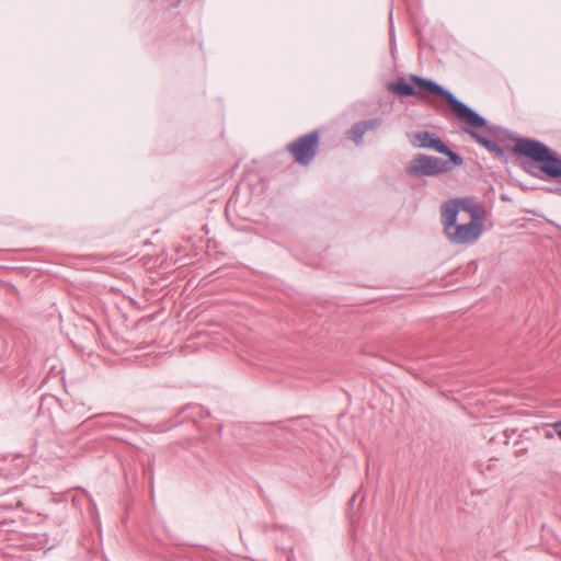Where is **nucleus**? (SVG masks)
Here are the masks:
<instances>
[{"instance_id":"1","label":"nucleus","mask_w":561,"mask_h":561,"mask_svg":"<svg viewBox=\"0 0 561 561\" xmlns=\"http://www.w3.org/2000/svg\"><path fill=\"white\" fill-rule=\"evenodd\" d=\"M409 80L410 82L404 78H399L389 83L388 90L400 96H415L419 100H425L430 95L442 99L462 123L474 128L486 126V119L483 116L459 101L450 91L434 80L416 75H410Z\"/></svg>"},{"instance_id":"2","label":"nucleus","mask_w":561,"mask_h":561,"mask_svg":"<svg viewBox=\"0 0 561 561\" xmlns=\"http://www.w3.org/2000/svg\"><path fill=\"white\" fill-rule=\"evenodd\" d=\"M513 154L522 159L524 171L537 179H561V158L543 142L520 138L511 148Z\"/></svg>"},{"instance_id":"3","label":"nucleus","mask_w":561,"mask_h":561,"mask_svg":"<svg viewBox=\"0 0 561 561\" xmlns=\"http://www.w3.org/2000/svg\"><path fill=\"white\" fill-rule=\"evenodd\" d=\"M471 128L472 129H467L470 137L496 158L504 161H506L504 147L511 150L513 146H510V144H516L517 140L520 139L508 130L496 126L489 127L486 125L482 128Z\"/></svg>"},{"instance_id":"4","label":"nucleus","mask_w":561,"mask_h":561,"mask_svg":"<svg viewBox=\"0 0 561 561\" xmlns=\"http://www.w3.org/2000/svg\"><path fill=\"white\" fill-rule=\"evenodd\" d=\"M320 144V133L314 129L302 135L286 146L294 161L300 165H308L317 156Z\"/></svg>"},{"instance_id":"5","label":"nucleus","mask_w":561,"mask_h":561,"mask_svg":"<svg viewBox=\"0 0 561 561\" xmlns=\"http://www.w3.org/2000/svg\"><path fill=\"white\" fill-rule=\"evenodd\" d=\"M448 171L445 160L424 153L416 154L407 167V173L412 178L434 176Z\"/></svg>"},{"instance_id":"6","label":"nucleus","mask_w":561,"mask_h":561,"mask_svg":"<svg viewBox=\"0 0 561 561\" xmlns=\"http://www.w3.org/2000/svg\"><path fill=\"white\" fill-rule=\"evenodd\" d=\"M483 231L482 222H478V216H473L467 224H456L450 231L444 233L451 244H470L476 242Z\"/></svg>"},{"instance_id":"7","label":"nucleus","mask_w":561,"mask_h":561,"mask_svg":"<svg viewBox=\"0 0 561 561\" xmlns=\"http://www.w3.org/2000/svg\"><path fill=\"white\" fill-rule=\"evenodd\" d=\"M455 198L444 202L440 206V222L443 226V232L450 231L457 224L459 207Z\"/></svg>"},{"instance_id":"8","label":"nucleus","mask_w":561,"mask_h":561,"mask_svg":"<svg viewBox=\"0 0 561 561\" xmlns=\"http://www.w3.org/2000/svg\"><path fill=\"white\" fill-rule=\"evenodd\" d=\"M412 145L416 148L432 149L438 153L446 148V144L442 140V138L428 130L417 133L415 135V140L412 141Z\"/></svg>"},{"instance_id":"9","label":"nucleus","mask_w":561,"mask_h":561,"mask_svg":"<svg viewBox=\"0 0 561 561\" xmlns=\"http://www.w3.org/2000/svg\"><path fill=\"white\" fill-rule=\"evenodd\" d=\"M460 210H465L471 215V219H473V216H478V222H482L483 213L477 208L474 205L471 204V201L468 198H455Z\"/></svg>"},{"instance_id":"10","label":"nucleus","mask_w":561,"mask_h":561,"mask_svg":"<svg viewBox=\"0 0 561 561\" xmlns=\"http://www.w3.org/2000/svg\"><path fill=\"white\" fill-rule=\"evenodd\" d=\"M439 153L448 157V160H445V162L449 167V171L454 167H460L463 164V158L459 153L453 151L447 145L445 150H442Z\"/></svg>"},{"instance_id":"11","label":"nucleus","mask_w":561,"mask_h":561,"mask_svg":"<svg viewBox=\"0 0 561 561\" xmlns=\"http://www.w3.org/2000/svg\"><path fill=\"white\" fill-rule=\"evenodd\" d=\"M348 138L352 139L356 145L362 144L363 136L365 135V127L360 122L355 123L348 130Z\"/></svg>"},{"instance_id":"12","label":"nucleus","mask_w":561,"mask_h":561,"mask_svg":"<svg viewBox=\"0 0 561 561\" xmlns=\"http://www.w3.org/2000/svg\"><path fill=\"white\" fill-rule=\"evenodd\" d=\"M362 125L365 127V133L368 130L377 129L381 125L380 118H371L367 121H360Z\"/></svg>"},{"instance_id":"13","label":"nucleus","mask_w":561,"mask_h":561,"mask_svg":"<svg viewBox=\"0 0 561 561\" xmlns=\"http://www.w3.org/2000/svg\"><path fill=\"white\" fill-rule=\"evenodd\" d=\"M553 426L557 431V434L561 437V421L557 422Z\"/></svg>"},{"instance_id":"14","label":"nucleus","mask_w":561,"mask_h":561,"mask_svg":"<svg viewBox=\"0 0 561 561\" xmlns=\"http://www.w3.org/2000/svg\"><path fill=\"white\" fill-rule=\"evenodd\" d=\"M552 436H553V433H552V432H547V433H546V437L550 438V437H552Z\"/></svg>"}]
</instances>
